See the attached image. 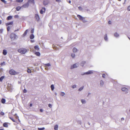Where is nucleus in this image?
Wrapping results in <instances>:
<instances>
[{"mask_svg": "<svg viewBox=\"0 0 130 130\" xmlns=\"http://www.w3.org/2000/svg\"><path fill=\"white\" fill-rule=\"evenodd\" d=\"M18 52L21 54H25L27 52V50L25 48H22L18 49Z\"/></svg>", "mask_w": 130, "mask_h": 130, "instance_id": "f257e3e1", "label": "nucleus"}, {"mask_svg": "<svg viewBox=\"0 0 130 130\" xmlns=\"http://www.w3.org/2000/svg\"><path fill=\"white\" fill-rule=\"evenodd\" d=\"M13 21H12L11 22H9L6 23V25L7 26H8L10 25H11L10 26H8L7 27V30L8 31H9L10 30V29L13 26Z\"/></svg>", "mask_w": 130, "mask_h": 130, "instance_id": "f03ea898", "label": "nucleus"}, {"mask_svg": "<svg viewBox=\"0 0 130 130\" xmlns=\"http://www.w3.org/2000/svg\"><path fill=\"white\" fill-rule=\"evenodd\" d=\"M9 73L11 75H14L17 74L18 73L16 72L14 70L11 69L9 71Z\"/></svg>", "mask_w": 130, "mask_h": 130, "instance_id": "7ed1b4c3", "label": "nucleus"}, {"mask_svg": "<svg viewBox=\"0 0 130 130\" xmlns=\"http://www.w3.org/2000/svg\"><path fill=\"white\" fill-rule=\"evenodd\" d=\"M17 36L13 33H11L10 35V37L11 40H13L17 38Z\"/></svg>", "mask_w": 130, "mask_h": 130, "instance_id": "20e7f679", "label": "nucleus"}, {"mask_svg": "<svg viewBox=\"0 0 130 130\" xmlns=\"http://www.w3.org/2000/svg\"><path fill=\"white\" fill-rule=\"evenodd\" d=\"M77 17L79 18L80 20L82 21L83 22H86L85 20V18L82 17L81 15L78 14L77 15Z\"/></svg>", "mask_w": 130, "mask_h": 130, "instance_id": "39448f33", "label": "nucleus"}, {"mask_svg": "<svg viewBox=\"0 0 130 130\" xmlns=\"http://www.w3.org/2000/svg\"><path fill=\"white\" fill-rule=\"evenodd\" d=\"M35 18L36 21H39L40 18L39 15L38 14H35Z\"/></svg>", "mask_w": 130, "mask_h": 130, "instance_id": "423d86ee", "label": "nucleus"}, {"mask_svg": "<svg viewBox=\"0 0 130 130\" xmlns=\"http://www.w3.org/2000/svg\"><path fill=\"white\" fill-rule=\"evenodd\" d=\"M46 9L44 7H42L40 11V13L41 14H43V12H45Z\"/></svg>", "mask_w": 130, "mask_h": 130, "instance_id": "0eeeda50", "label": "nucleus"}, {"mask_svg": "<svg viewBox=\"0 0 130 130\" xmlns=\"http://www.w3.org/2000/svg\"><path fill=\"white\" fill-rule=\"evenodd\" d=\"M29 5V4L27 2L24 4L22 6V7L23 8H26L28 7Z\"/></svg>", "mask_w": 130, "mask_h": 130, "instance_id": "6e6552de", "label": "nucleus"}, {"mask_svg": "<svg viewBox=\"0 0 130 130\" xmlns=\"http://www.w3.org/2000/svg\"><path fill=\"white\" fill-rule=\"evenodd\" d=\"M121 90L122 91L126 92V93L128 92V89L125 87H123L122 88Z\"/></svg>", "mask_w": 130, "mask_h": 130, "instance_id": "1a4fd4ad", "label": "nucleus"}, {"mask_svg": "<svg viewBox=\"0 0 130 130\" xmlns=\"http://www.w3.org/2000/svg\"><path fill=\"white\" fill-rule=\"evenodd\" d=\"M27 2L29 4H32L34 5L35 4L34 0H28Z\"/></svg>", "mask_w": 130, "mask_h": 130, "instance_id": "9d476101", "label": "nucleus"}, {"mask_svg": "<svg viewBox=\"0 0 130 130\" xmlns=\"http://www.w3.org/2000/svg\"><path fill=\"white\" fill-rule=\"evenodd\" d=\"M77 66L76 64H73V65H72L71 67V69H72L74 68H76Z\"/></svg>", "mask_w": 130, "mask_h": 130, "instance_id": "9b49d317", "label": "nucleus"}, {"mask_svg": "<svg viewBox=\"0 0 130 130\" xmlns=\"http://www.w3.org/2000/svg\"><path fill=\"white\" fill-rule=\"evenodd\" d=\"M49 3V1L48 0H44L43 2V4L44 5H47Z\"/></svg>", "mask_w": 130, "mask_h": 130, "instance_id": "f8f14e48", "label": "nucleus"}, {"mask_svg": "<svg viewBox=\"0 0 130 130\" xmlns=\"http://www.w3.org/2000/svg\"><path fill=\"white\" fill-rule=\"evenodd\" d=\"M8 123L7 122H5L3 124V127H8Z\"/></svg>", "mask_w": 130, "mask_h": 130, "instance_id": "ddd939ff", "label": "nucleus"}, {"mask_svg": "<svg viewBox=\"0 0 130 130\" xmlns=\"http://www.w3.org/2000/svg\"><path fill=\"white\" fill-rule=\"evenodd\" d=\"M93 73L91 71H89L88 72L85 73L84 74H91Z\"/></svg>", "mask_w": 130, "mask_h": 130, "instance_id": "4468645a", "label": "nucleus"}, {"mask_svg": "<svg viewBox=\"0 0 130 130\" xmlns=\"http://www.w3.org/2000/svg\"><path fill=\"white\" fill-rule=\"evenodd\" d=\"M7 53V52L6 50H3V54L4 55H6Z\"/></svg>", "mask_w": 130, "mask_h": 130, "instance_id": "2eb2a0df", "label": "nucleus"}, {"mask_svg": "<svg viewBox=\"0 0 130 130\" xmlns=\"http://www.w3.org/2000/svg\"><path fill=\"white\" fill-rule=\"evenodd\" d=\"M28 29H27L24 32V34H23V37L25 36L27 34V33L28 31Z\"/></svg>", "mask_w": 130, "mask_h": 130, "instance_id": "dca6fc26", "label": "nucleus"}, {"mask_svg": "<svg viewBox=\"0 0 130 130\" xmlns=\"http://www.w3.org/2000/svg\"><path fill=\"white\" fill-rule=\"evenodd\" d=\"M34 48L35 50L37 51L39 50V46L38 45H36L34 46Z\"/></svg>", "mask_w": 130, "mask_h": 130, "instance_id": "f3484780", "label": "nucleus"}, {"mask_svg": "<svg viewBox=\"0 0 130 130\" xmlns=\"http://www.w3.org/2000/svg\"><path fill=\"white\" fill-rule=\"evenodd\" d=\"M35 54L36 55L38 56H40V54L39 52H36L35 53Z\"/></svg>", "mask_w": 130, "mask_h": 130, "instance_id": "a211bd4d", "label": "nucleus"}, {"mask_svg": "<svg viewBox=\"0 0 130 130\" xmlns=\"http://www.w3.org/2000/svg\"><path fill=\"white\" fill-rule=\"evenodd\" d=\"M77 50L75 47H74L73 49V52L75 53L77 52Z\"/></svg>", "mask_w": 130, "mask_h": 130, "instance_id": "6ab92c4d", "label": "nucleus"}, {"mask_svg": "<svg viewBox=\"0 0 130 130\" xmlns=\"http://www.w3.org/2000/svg\"><path fill=\"white\" fill-rule=\"evenodd\" d=\"M1 102L3 104H4L6 102V100L5 99L3 98L1 100Z\"/></svg>", "mask_w": 130, "mask_h": 130, "instance_id": "aec40b11", "label": "nucleus"}, {"mask_svg": "<svg viewBox=\"0 0 130 130\" xmlns=\"http://www.w3.org/2000/svg\"><path fill=\"white\" fill-rule=\"evenodd\" d=\"M58 125H56L54 126V129L55 130H58Z\"/></svg>", "mask_w": 130, "mask_h": 130, "instance_id": "412c9836", "label": "nucleus"}, {"mask_svg": "<svg viewBox=\"0 0 130 130\" xmlns=\"http://www.w3.org/2000/svg\"><path fill=\"white\" fill-rule=\"evenodd\" d=\"M34 37V35L32 34L30 36V39H33Z\"/></svg>", "mask_w": 130, "mask_h": 130, "instance_id": "4be33fe9", "label": "nucleus"}, {"mask_svg": "<svg viewBox=\"0 0 130 130\" xmlns=\"http://www.w3.org/2000/svg\"><path fill=\"white\" fill-rule=\"evenodd\" d=\"M12 18V17L11 16H8L7 18V20H10Z\"/></svg>", "mask_w": 130, "mask_h": 130, "instance_id": "5701e85b", "label": "nucleus"}, {"mask_svg": "<svg viewBox=\"0 0 130 130\" xmlns=\"http://www.w3.org/2000/svg\"><path fill=\"white\" fill-rule=\"evenodd\" d=\"M86 62L84 61H82L81 63V65L82 66H83L84 64H85Z\"/></svg>", "mask_w": 130, "mask_h": 130, "instance_id": "b1692460", "label": "nucleus"}, {"mask_svg": "<svg viewBox=\"0 0 130 130\" xmlns=\"http://www.w3.org/2000/svg\"><path fill=\"white\" fill-rule=\"evenodd\" d=\"M5 77L4 76H1L0 78V81L2 82L3 79Z\"/></svg>", "mask_w": 130, "mask_h": 130, "instance_id": "393cba45", "label": "nucleus"}, {"mask_svg": "<svg viewBox=\"0 0 130 130\" xmlns=\"http://www.w3.org/2000/svg\"><path fill=\"white\" fill-rule=\"evenodd\" d=\"M51 90L53 91L54 89V87L53 85H52L51 86Z\"/></svg>", "mask_w": 130, "mask_h": 130, "instance_id": "a878e982", "label": "nucleus"}, {"mask_svg": "<svg viewBox=\"0 0 130 130\" xmlns=\"http://www.w3.org/2000/svg\"><path fill=\"white\" fill-rule=\"evenodd\" d=\"M21 8V7L18 6L16 8V10L17 11H19Z\"/></svg>", "mask_w": 130, "mask_h": 130, "instance_id": "bb28decb", "label": "nucleus"}, {"mask_svg": "<svg viewBox=\"0 0 130 130\" xmlns=\"http://www.w3.org/2000/svg\"><path fill=\"white\" fill-rule=\"evenodd\" d=\"M44 65H45V67H47V66H50L51 64H50V63H48L45 64Z\"/></svg>", "mask_w": 130, "mask_h": 130, "instance_id": "cd10ccee", "label": "nucleus"}, {"mask_svg": "<svg viewBox=\"0 0 130 130\" xmlns=\"http://www.w3.org/2000/svg\"><path fill=\"white\" fill-rule=\"evenodd\" d=\"M119 35L116 32L114 34V36L116 37H117L119 36Z\"/></svg>", "mask_w": 130, "mask_h": 130, "instance_id": "c85d7f7f", "label": "nucleus"}, {"mask_svg": "<svg viewBox=\"0 0 130 130\" xmlns=\"http://www.w3.org/2000/svg\"><path fill=\"white\" fill-rule=\"evenodd\" d=\"M9 118L13 122H16L15 120L13 118H12L11 117H9Z\"/></svg>", "mask_w": 130, "mask_h": 130, "instance_id": "c756f323", "label": "nucleus"}, {"mask_svg": "<svg viewBox=\"0 0 130 130\" xmlns=\"http://www.w3.org/2000/svg\"><path fill=\"white\" fill-rule=\"evenodd\" d=\"M104 39L106 41H107V34H106L104 36Z\"/></svg>", "mask_w": 130, "mask_h": 130, "instance_id": "7c9ffc66", "label": "nucleus"}, {"mask_svg": "<svg viewBox=\"0 0 130 130\" xmlns=\"http://www.w3.org/2000/svg\"><path fill=\"white\" fill-rule=\"evenodd\" d=\"M4 113L2 112V111H1V112H0V115H1L2 116H4Z\"/></svg>", "mask_w": 130, "mask_h": 130, "instance_id": "2f4dec72", "label": "nucleus"}, {"mask_svg": "<svg viewBox=\"0 0 130 130\" xmlns=\"http://www.w3.org/2000/svg\"><path fill=\"white\" fill-rule=\"evenodd\" d=\"M71 56L73 58H74L75 56V54L72 53L71 54Z\"/></svg>", "mask_w": 130, "mask_h": 130, "instance_id": "473e14b6", "label": "nucleus"}, {"mask_svg": "<svg viewBox=\"0 0 130 130\" xmlns=\"http://www.w3.org/2000/svg\"><path fill=\"white\" fill-rule=\"evenodd\" d=\"M27 72L29 73H31V71L30 69H28L27 70Z\"/></svg>", "mask_w": 130, "mask_h": 130, "instance_id": "72a5a7b5", "label": "nucleus"}, {"mask_svg": "<svg viewBox=\"0 0 130 130\" xmlns=\"http://www.w3.org/2000/svg\"><path fill=\"white\" fill-rule=\"evenodd\" d=\"M38 129L39 130H43L45 129L44 127L38 128Z\"/></svg>", "mask_w": 130, "mask_h": 130, "instance_id": "f704fd0d", "label": "nucleus"}, {"mask_svg": "<svg viewBox=\"0 0 130 130\" xmlns=\"http://www.w3.org/2000/svg\"><path fill=\"white\" fill-rule=\"evenodd\" d=\"M81 102L83 104L85 103V101L84 100H81Z\"/></svg>", "mask_w": 130, "mask_h": 130, "instance_id": "c9c22d12", "label": "nucleus"}, {"mask_svg": "<svg viewBox=\"0 0 130 130\" xmlns=\"http://www.w3.org/2000/svg\"><path fill=\"white\" fill-rule=\"evenodd\" d=\"M84 86L80 87V88L79 89H78V90L79 91H80L81 90H82L83 88H84Z\"/></svg>", "mask_w": 130, "mask_h": 130, "instance_id": "e433bc0d", "label": "nucleus"}, {"mask_svg": "<svg viewBox=\"0 0 130 130\" xmlns=\"http://www.w3.org/2000/svg\"><path fill=\"white\" fill-rule=\"evenodd\" d=\"M60 95L61 96H63L65 95V93L64 92H61Z\"/></svg>", "mask_w": 130, "mask_h": 130, "instance_id": "4c0bfd02", "label": "nucleus"}, {"mask_svg": "<svg viewBox=\"0 0 130 130\" xmlns=\"http://www.w3.org/2000/svg\"><path fill=\"white\" fill-rule=\"evenodd\" d=\"M1 1L3 2L4 4H7V2L5 1V0H1Z\"/></svg>", "mask_w": 130, "mask_h": 130, "instance_id": "58836bf2", "label": "nucleus"}, {"mask_svg": "<svg viewBox=\"0 0 130 130\" xmlns=\"http://www.w3.org/2000/svg\"><path fill=\"white\" fill-rule=\"evenodd\" d=\"M127 10L128 11H130V5L128 6L127 9Z\"/></svg>", "mask_w": 130, "mask_h": 130, "instance_id": "ea45409f", "label": "nucleus"}, {"mask_svg": "<svg viewBox=\"0 0 130 130\" xmlns=\"http://www.w3.org/2000/svg\"><path fill=\"white\" fill-rule=\"evenodd\" d=\"M5 62L4 61L1 63L0 64V65L1 66H2L3 65H5Z\"/></svg>", "mask_w": 130, "mask_h": 130, "instance_id": "a19ab883", "label": "nucleus"}, {"mask_svg": "<svg viewBox=\"0 0 130 130\" xmlns=\"http://www.w3.org/2000/svg\"><path fill=\"white\" fill-rule=\"evenodd\" d=\"M15 118L16 119H18L19 118V117L17 115V114H15Z\"/></svg>", "mask_w": 130, "mask_h": 130, "instance_id": "79ce46f5", "label": "nucleus"}, {"mask_svg": "<svg viewBox=\"0 0 130 130\" xmlns=\"http://www.w3.org/2000/svg\"><path fill=\"white\" fill-rule=\"evenodd\" d=\"M72 87L73 89L75 88H76V86L75 85H73L72 86Z\"/></svg>", "mask_w": 130, "mask_h": 130, "instance_id": "37998d69", "label": "nucleus"}, {"mask_svg": "<svg viewBox=\"0 0 130 130\" xmlns=\"http://www.w3.org/2000/svg\"><path fill=\"white\" fill-rule=\"evenodd\" d=\"M34 28L32 29L31 31V34H33L34 32Z\"/></svg>", "mask_w": 130, "mask_h": 130, "instance_id": "c03bdc74", "label": "nucleus"}, {"mask_svg": "<svg viewBox=\"0 0 130 130\" xmlns=\"http://www.w3.org/2000/svg\"><path fill=\"white\" fill-rule=\"evenodd\" d=\"M23 1V0H17V2H22Z\"/></svg>", "mask_w": 130, "mask_h": 130, "instance_id": "a18cd8bd", "label": "nucleus"}, {"mask_svg": "<svg viewBox=\"0 0 130 130\" xmlns=\"http://www.w3.org/2000/svg\"><path fill=\"white\" fill-rule=\"evenodd\" d=\"M3 71V69L2 68H0V73L2 72Z\"/></svg>", "mask_w": 130, "mask_h": 130, "instance_id": "49530a36", "label": "nucleus"}, {"mask_svg": "<svg viewBox=\"0 0 130 130\" xmlns=\"http://www.w3.org/2000/svg\"><path fill=\"white\" fill-rule=\"evenodd\" d=\"M106 75L105 74H103L102 75V77L103 78H105Z\"/></svg>", "mask_w": 130, "mask_h": 130, "instance_id": "de8ad7c7", "label": "nucleus"}, {"mask_svg": "<svg viewBox=\"0 0 130 130\" xmlns=\"http://www.w3.org/2000/svg\"><path fill=\"white\" fill-rule=\"evenodd\" d=\"M58 3H60L61 2V0H55Z\"/></svg>", "mask_w": 130, "mask_h": 130, "instance_id": "09e8293b", "label": "nucleus"}, {"mask_svg": "<svg viewBox=\"0 0 130 130\" xmlns=\"http://www.w3.org/2000/svg\"><path fill=\"white\" fill-rule=\"evenodd\" d=\"M103 84V83L102 80H101L100 82L101 85H102Z\"/></svg>", "mask_w": 130, "mask_h": 130, "instance_id": "8fccbe9b", "label": "nucleus"}, {"mask_svg": "<svg viewBox=\"0 0 130 130\" xmlns=\"http://www.w3.org/2000/svg\"><path fill=\"white\" fill-rule=\"evenodd\" d=\"M23 92L24 93H25L27 92V90L25 89H24L23 90Z\"/></svg>", "mask_w": 130, "mask_h": 130, "instance_id": "3c124183", "label": "nucleus"}, {"mask_svg": "<svg viewBox=\"0 0 130 130\" xmlns=\"http://www.w3.org/2000/svg\"><path fill=\"white\" fill-rule=\"evenodd\" d=\"M48 106L49 107H50V108H51L52 107V105L51 104H49L48 105Z\"/></svg>", "mask_w": 130, "mask_h": 130, "instance_id": "603ef678", "label": "nucleus"}, {"mask_svg": "<svg viewBox=\"0 0 130 130\" xmlns=\"http://www.w3.org/2000/svg\"><path fill=\"white\" fill-rule=\"evenodd\" d=\"M3 31V29H0V33H2Z\"/></svg>", "mask_w": 130, "mask_h": 130, "instance_id": "864d4df0", "label": "nucleus"}, {"mask_svg": "<svg viewBox=\"0 0 130 130\" xmlns=\"http://www.w3.org/2000/svg\"><path fill=\"white\" fill-rule=\"evenodd\" d=\"M78 8L79 10H81L82 9V7L80 6Z\"/></svg>", "mask_w": 130, "mask_h": 130, "instance_id": "5fc2aeb1", "label": "nucleus"}, {"mask_svg": "<svg viewBox=\"0 0 130 130\" xmlns=\"http://www.w3.org/2000/svg\"><path fill=\"white\" fill-rule=\"evenodd\" d=\"M108 23L109 24H111V22L110 21H109L108 22Z\"/></svg>", "mask_w": 130, "mask_h": 130, "instance_id": "6e6d98bb", "label": "nucleus"}, {"mask_svg": "<svg viewBox=\"0 0 130 130\" xmlns=\"http://www.w3.org/2000/svg\"><path fill=\"white\" fill-rule=\"evenodd\" d=\"M19 29L18 28L16 30H14V32H16V31H18L19 30Z\"/></svg>", "mask_w": 130, "mask_h": 130, "instance_id": "4d7b16f0", "label": "nucleus"}, {"mask_svg": "<svg viewBox=\"0 0 130 130\" xmlns=\"http://www.w3.org/2000/svg\"><path fill=\"white\" fill-rule=\"evenodd\" d=\"M40 111L41 112H42L43 111V110L41 109H40Z\"/></svg>", "mask_w": 130, "mask_h": 130, "instance_id": "13d9d810", "label": "nucleus"}, {"mask_svg": "<svg viewBox=\"0 0 130 130\" xmlns=\"http://www.w3.org/2000/svg\"><path fill=\"white\" fill-rule=\"evenodd\" d=\"M45 69L46 70H47V67H45Z\"/></svg>", "mask_w": 130, "mask_h": 130, "instance_id": "bf43d9fd", "label": "nucleus"}, {"mask_svg": "<svg viewBox=\"0 0 130 130\" xmlns=\"http://www.w3.org/2000/svg\"><path fill=\"white\" fill-rule=\"evenodd\" d=\"M32 104L31 103L30 104L29 106L30 107H31V106H32Z\"/></svg>", "mask_w": 130, "mask_h": 130, "instance_id": "052dcab7", "label": "nucleus"}, {"mask_svg": "<svg viewBox=\"0 0 130 130\" xmlns=\"http://www.w3.org/2000/svg\"><path fill=\"white\" fill-rule=\"evenodd\" d=\"M18 120L19 122H21V121L19 118L18 119Z\"/></svg>", "mask_w": 130, "mask_h": 130, "instance_id": "680f3d73", "label": "nucleus"}, {"mask_svg": "<svg viewBox=\"0 0 130 130\" xmlns=\"http://www.w3.org/2000/svg\"><path fill=\"white\" fill-rule=\"evenodd\" d=\"M71 1L70 0H69V3H71Z\"/></svg>", "mask_w": 130, "mask_h": 130, "instance_id": "e2e57ef3", "label": "nucleus"}, {"mask_svg": "<svg viewBox=\"0 0 130 130\" xmlns=\"http://www.w3.org/2000/svg\"><path fill=\"white\" fill-rule=\"evenodd\" d=\"M124 120V118H121V120Z\"/></svg>", "mask_w": 130, "mask_h": 130, "instance_id": "0e129e2a", "label": "nucleus"}, {"mask_svg": "<svg viewBox=\"0 0 130 130\" xmlns=\"http://www.w3.org/2000/svg\"><path fill=\"white\" fill-rule=\"evenodd\" d=\"M0 130H4L3 129H0Z\"/></svg>", "mask_w": 130, "mask_h": 130, "instance_id": "69168bd1", "label": "nucleus"}, {"mask_svg": "<svg viewBox=\"0 0 130 130\" xmlns=\"http://www.w3.org/2000/svg\"><path fill=\"white\" fill-rule=\"evenodd\" d=\"M31 42H33V41H32V40H31Z\"/></svg>", "mask_w": 130, "mask_h": 130, "instance_id": "338daca9", "label": "nucleus"}, {"mask_svg": "<svg viewBox=\"0 0 130 130\" xmlns=\"http://www.w3.org/2000/svg\"><path fill=\"white\" fill-rule=\"evenodd\" d=\"M118 0L119 1H121V0Z\"/></svg>", "mask_w": 130, "mask_h": 130, "instance_id": "774afa93", "label": "nucleus"}]
</instances>
